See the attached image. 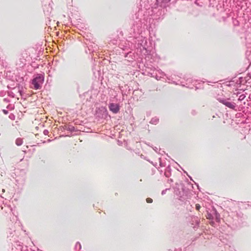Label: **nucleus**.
I'll return each instance as SVG.
<instances>
[{
  "instance_id": "6",
  "label": "nucleus",
  "mask_w": 251,
  "mask_h": 251,
  "mask_svg": "<svg viewBox=\"0 0 251 251\" xmlns=\"http://www.w3.org/2000/svg\"><path fill=\"white\" fill-rule=\"evenodd\" d=\"M201 208V206L199 204H197L196 205V208L197 210H199Z\"/></svg>"
},
{
  "instance_id": "5",
  "label": "nucleus",
  "mask_w": 251,
  "mask_h": 251,
  "mask_svg": "<svg viewBox=\"0 0 251 251\" xmlns=\"http://www.w3.org/2000/svg\"><path fill=\"white\" fill-rule=\"evenodd\" d=\"M146 201L148 203H151L153 201V200L152 199L150 198H148L147 199H146Z\"/></svg>"
},
{
  "instance_id": "2",
  "label": "nucleus",
  "mask_w": 251,
  "mask_h": 251,
  "mask_svg": "<svg viewBox=\"0 0 251 251\" xmlns=\"http://www.w3.org/2000/svg\"><path fill=\"white\" fill-rule=\"evenodd\" d=\"M27 54L26 53L22 54L20 56L18 61L17 62V65L24 66L26 63V58Z\"/></svg>"
},
{
  "instance_id": "3",
  "label": "nucleus",
  "mask_w": 251,
  "mask_h": 251,
  "mask_svg": "<svg viewBox=\"0 0 251 251\" xmlns=\"http://www.w3.org/2000/svg\"><path fill=\"white\" fill-rule=\"evenodd\" d=\"M219 101L221 103H222L223 104L225 105L226 106H227L231 109H234V108L235 107V104L234 103H232V102L226 101L224 100H220Z\"/></svg>"
},
{
  "instance_id": "1",
  "label": "nucleus",
  "mask_w": 251,
  "mask_h": 251,
  "mask_svg": "<svg viewBox=\"0 0 251 251\" xmlns=\"http://www.w3.org/2000/svg\"><path fill=\"white\" fill-rule=\"evenodd\" d=\"M44 81L43 77L41 76H37L32 80V84L33 88L35 89H39L41 88V85Z\"/></svg>"
},
{
  "instance_id": "7",
  "label": "nucleus",
  "mask_w": 251,
  "mask_h": 251,
  "mask_svg": "<svg viewBox=\"0 0 251 251\" xmlns=\"http://www.w3.org/2000/svg\"><path fill=\"white\" fill-rule=\"evenodd\" d=\"M42 162H43V163H45V161L44 160H42Z\"/></svg>"
},
{
  "instance_id": "4",
  "label": "nucleus",
  "mask_w": 251,
  "mask_h": 251,
  "mask_svg": "<svg viewBox=\"0 0 251 251\" xmlns=\"http://www.w3.org/2000/svg\"><path fill=\"white\" fill-rule=\"evenodd\" d=\"M109 109L114 113H117L119 110V106L117 104L111 103L109 106Z\"/></svg>"
}]
</instances>
